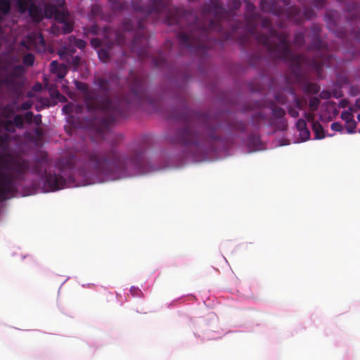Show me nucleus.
Returning <instances> with one entry per match:
<instances>
[{"instance_id":"f257e3e1","label":"nucleus","mask_w":360,"mask_h":360,"mask_svg":"<svg viewBox=\"0 0 360 360\" xmlns=\"http://www.w3.org/2000/svg\"><path fill=\"white\" fill-rule=\"evenodd\" d=\"M262 25L264 28L267 29L268 34L256 32L252 29L250 30L251 35L264 46L272 59H281L288 63L290 70L297 81L302 78V68L312 69L321 77L323 67L333 65V60L335 59L333 55L323 53L325 46L319 36V26L314 25L311 28L312 39L309 49L316 50L317 52L314 57L310 58L303 54H294L290 47L288 34L274 29L269 20L264 19Z\"/></svg>"},{"instance_id":"f03ea898","label":"nucleus","mask_w":360,"mask_h":360,"mask_svg":"<svg viewBox=\"0 0 360 360\" xmlns=\"http://www.w3.org/2000/svg\"><path fill=\"white\" fill-rule=\"evenodd\" d=\"M75 86L82 94L86 109L92 116L86 120L84 126L74 122L72 125L86 129L91 141L99 142L105 138L116 117L123 113L125 107L115 108L108 96H100L97 91L90 89L86 83L76 81Z\"/></svg>"},{"instance_id":"7ed1b4c3","label":"nucleus","mask_w":360,"mask_h":360,"mask_svg":"<svg viewBox=\"0 0 360 360\" xmlns=\"http://www.w3.org/2000/svg\"><path fill=\"white\" fill-rule=\"evenodd\" d=\"M150 5H143L141 1H134L132 7L138 13L132 19H126L122 23V28L125 32L137 30L131 45V51L136 54L141 61L151 58L153 64L157 68H162L166 64V58L162 52L156 56H150L149 52V39L145 31L144 18L150 16L158 17L162 13L170 11L169 0H150Z\"/></svg>"},{"instance_id":"20e7f679","label":"nucleus","mask_w":360,"mask_h":360,"mask_svg":"<svg viewBox=\"0 0 360 360\" xmlns=\"http://www.w3.org/2000/svg\"><path fill=\"white\" fill-rule=\"evenodd\" d=\"M172 118L184 122V128L176 131L174 143L194 148L198 150L207 139L215 140V131L218 127L216 117L208 114L193 112L188 108Z\"/></svg>"},{"instance_id":"39448f33","label":"nucleus","mask_w":360,"mask_h":360,"mask_svg":"<svg viewBox=\"0 0 360 360\" xmlns=\"http://www.w3.org/2000/svg\"><path fill=\"white\" fill-rule=\"evenodd\" d=\"M87 159L94 170L103 175L139 171L145 163L144 150L141 147L133 149L126 156L122 155L114 145L108 150L89 152Z\"/></svg>"},{"instance_id":"423d86ee","label":"nucleus","mask_w":360,"mask_h":360,"mask_svg":"<svg viewBox=\"0 0 360 360\" xmlns=\"http://www.w3.org/2000/svg\"><path fill=\"white\" fill-rule=\"evenodd\" d=\"M146 77L142 74H137L134 71L129 73V89L131 98H111L109 96L110 90L109 81L101 77H98L94 79V84L97 85L102 92L100 96H108L113 102L115 108H118L120 106H124L123 113L116 117V120L119 117H124L127 115L129 105L131 103H148L151 105L155 110H158L157 105L158 101L152 98L146 91Z\"/></svg>"},{"instance_id":"0eeeda50","label":"nucleus","mask_w":360,"mask_h":360,"mask_svg":"<svg viewBox=\"0 0 360 360\" xmlns=\"http://www.w3.org/2000/svg\"><path fill=\"white\" fill-rule=\"evenodd\" d=\"M219 22L215 20L209 21L208 25H202L197 19L189 27V32H180L177 34L180 45L195 54H205L209 49L210 32L221 30Z\"/></svg>"},{"instance_id":"6e6552de","label":"nucleus","mask_w":360,"mask_h":360,"mask_svg":"<svg viewBox=\"0 0 360 360\" xmlns=\"http://www.w3.org/2000/svg\"><path fill=\"white\" fill-rule=\"evenodd\" d=\"M4 167L12 174L0 172V200H4L16 191L15 181H22L30 169L29 160L9 158L4 160Z\"/></svg>"},{"instance_id":"1a4fd4ad","label":"nucleus","mask_w":360,"mask_h":360,"mask_svg":"<svg viewBox=\"0 0 360 360\" xmlns=\"http://www.w3.org/2000/svg\"><path fill=\"white\" fill-rule=\"evenodd\" d=\"M260 6L263 12L271 13L278 17H282L285 15L287 19L296 24L300 23L303 18H309L307 11L302 13L301 9L296 6H290L285 11V8L276 0H262Z\"/></svg>"},{"instance_id":"9d476101","label":"nucleus","mask_w":360,"mask_h":360,"mask_svg":"<svg viewBox=\"0 0 360 360\" xmlns=\"http://www.w3.org/2000/svg\"><path fill=\"white\" fill-rule=\"evenodd\" d=\"M31 172L39 176H44V189L46 192L56 191L66 186V179L61 174L46 172L44 160H36L31 168Z\"/></svg>"},{"instance_id":"9b49d317","label":"nucleus","mask_w":360,"mask_h":360,"mask_svg":"<svg viewBox=\"0 0 360 360\" xmlns=\"http://www.w3.org/2000/svg\"><path fill=\"white\" fill-rule=\"evenodd\" d=\"M54 11H56V19L60 25L53 26L51 28L52 32L55 34H58L60 32L59 30H61V32L63 34L70 33L73 30V25L68 20V14L63 11H58L56 8H54Z\"/></svg>"},{"instance_id":"f8f14e48","label":"nucleus","mask_w":360,"mask_h":360,"mask_svg":"<svg viewBox=\"0 0 360 360\" xmlns=\"http://www.w3.org/2000/svg\"><path fill=\"white\" fill-rule=\"evenodd\" d=\"M271 113L273 117L278 120L276 127L278 129L284 131L288 127L287 120L284 118L285 111L281 107L276 106L275 104L271 105Z\"/></svg>"},{"instance_id":"ddd939ff","label":"nucleus","mask_w":360,"mask_h":360,"mask_svg":"<svg viewBox=\"0 0 360 360\" xmlns=\"http://www.w3.org/2000/svg\"><path fill=\"white\" fill-rule=\"evenodd\" d=\"M296 128L300 132L302 141H307L310 138V131L307 127L306 121L304 119H299L296 123Z\"/></svg>"},{"instance_id":"4468645a","label":"nucleus","mask_w":360,"mask_h":360,"mask_svg":"<svg viewBox=\"0 0 360 360\" xmlns=\"http://www.w3.org/2000/svg\"><path fill=\"white\" fill-rule=\"evenodd\" d=\"M27 10L30 16L32 18L33 20L36 22H39L42 20V11L39 6L32 3L30 4Z\"/></svg>"},{"instance_id":"2eb2a0df","label":"nucleus","mask_w":360,"mask_h":360,"mask_svg":"<svg viewBox=\"0 0 360 360\" xmlns=\"http://www.w3.org/2000/svg\"><path fill=\"white\" fill-rule=\"evenodd\" d=\"M0 85H4L9 89H16L20 86L16 79L10 75L0 79Z\"/></svg>"},{"instance_id":"dca6fc26","label":"nucleus","mask_w":360,"mask_h":360,"mask_svg":"<svg viewBox=\"0 0 360 360\" xmlns=\"http://www.w3.org/2000/svg\"><path fill=\"white\" fill-rule=\"evenodd\" d=\"M302 88L304 92L311 94H316L320 90L317 84L309 82H304Z\"/></svg>"},{"instance_id":"f3484780","label":"nucleus","mask_w":360,"mask_h":360,"mask_svg":"<svg viewBox=\"0 0 360 360\" xmlns=\"http://www.w3.org/2000/svg\"><path fill=\"white\" fill-rule=\"evenodd\" d=\"M316 139H322L325 137V132L323 126L317 121L313 122L311 126Z\"/></svg>"},{"instance_id":"a211bd4d","label":"nucleus","mask_w":360,"mask_h":360,"mask_svg":"<svg viewBox=\"0 0 360 360\" xmlns=\"http://www.w3.org/2000/svg\"><path fill=\"white\" fill-rule=\"evenodd\" d=\"M51 66L52 71H56V69L58 68V77L60 79H63L65 77V76L66 75V70H65V67L64 65L59 66V64L58 63V62L54 60V61L51 62Z\"/></svg>"},{"instance_id":"6ab92c4d","label":"nucleus","mask_w":360,"mask_h":360,"mask_svg":"<svg viewBox=\"0 0 360 360\" xmlns=\"http://www.w3.org/2000/svg\"><path fill=\"white\" fill-rule=\"evenodd\" d=\"M11 10V2L9 0H0V15H7Z\"/></svg>"},{"instance_id":"aec40b11","label":"nucleus","mask_w":360,"mask_h":360,"mask_svg":"<svg viewBox=\"0 0 360 360\" xmlns=\"http://www.w3.org/2000/svg\"><path fill=\"white\" fill-rule=\"evenodd\" d=\"M57 167L60 172H64L65 167H66L68 169H72L74 167V165L71 160L64 159L57 164Z\"/></svg>"},{"instance_id":"412c9836","label":"nucleus","mask_w":360,"mask_h":360,"mask_svg":"<svg viewBox=\"0 0 360 360\" xmlns=\"http://www.w3.org/2000/svg\"><path fill=\"white\" fill-rule=\"evenodd\" d=\"M1 115L6 119L12 117L15 114V110L10 105H6L4 106L1 108Z\"/></svg>"},{"instance_id":"4be33fe9","label":"nucleus","mask_w":360,"mask_h":360,"mask_svg":"<svg viewBox=\"0 0 360 360\" xmlns=\"http://www.w3.org/2000/svg\"><path fill=\"white\" fill-rule=\"evenodd\" d=\"M70 44H73L75 46L82 49L85 48L86 43L84 40L81 39H77L74 36L69 37Z\"/></svg>"},{"instance_id":"5701e85b","label":"nucleus","mask_w":360,"mask_h":360,"mask_svg":"<svg viewBox=\"0 0 360 360\" xmlns=\"http://www.w3.org/2000/svg\"><path fill=\"white\" fill-rule=\"evenodd\" d=\"M24 72V69L22 66L18 65L13 67L10 73L11 76L14 77L15 79L20 78L22 76Z\"/></svg>"},{"instance_id":"b1692460","label":"nucleus","mask_w":360,"mask_h":360,"mask_svg":"<svg viewBox=\"0 0 360 360\" xmlns=\"http://www.w3.org/2000/svg\"><path fill=\"white\" fill-rule=\"evenodd\" d=\"M349 111H344L341 114V118L345 120V123L354 120L353 112L356 111L354 107L349 108Z\"/></svg>"},{"instance_id":"393cba45","label":"nucleus","mask_w":360,"mask_h":360,"mask_svg":"<svg viewBox=\"0 0 360 360\" xmlns=\"http://www.w3.org/2000/svg\"><path fill=\"white\" fill-rule=\"evenodd\" d=\"M294 44L297 46H302L305 42V37L303 32H299L295 34L294 37Z\"/></svg>"},{"instance_id":"a878e982","label":"nucleus","mask_w":360,"mask_h":360,"mask_svg":"<svg viewBox=\"0 0 360 360\" xmlns=\"http://www.w3.org/2000/svg\"><path fill=\"white\" fill-rule=\"evenodd\" d=\"M81 109H82L81 105L75 106L72 103L67 104L63 107V111L67 114L73 112L74 111H75L76 112H78Z\"/></svg>"},{"instance_id":"bb28decb","label":"nucleus","mask_w":360,"mask_h":360,"mask_svg":"<svg viewBox=\"0 0 360 360\" xmlns=\"http://www.w3.org/2000/svg\"><path fill=\"white\" fill-rule=\"evenodd\" d=\"M22 63L27 66H32L34 63V56L32 53H27L22 58Z\"/></svg>"},{"instance_id":"cd10ccee","label":"nucleus","mask_w":360,"mask_h":360,"mask_svg":"<svg viewBox=\"0 0 360 360\" xmlns=\"http://www.w3.org/2000/svg\"><path fill=\"white\" fill-rule=\"evenodd\" d=\"M13 125L15 126L18 129H22L24 127V119L21 115H17L14 117Z\"/></svg>"},{"instance_id":"c85d7f7f","label":"nucleus","mask_w":360,"mask_h":360,"mask_svg":"<svg viewBox=\"0 0 360 360\" xmlns=\"http://www.w3.org/2000/svg\"><path fill=\"white\" fill-rule=\"evenodd\" d=\"M98 55L100 60H101L103 63H108L110 60L109 53L105 49H101L98 52Z\"/></svg>"},{"instance_id":"c756f323","label":"nucleus","mask_w":360,"mask_h":360,"mask_svg":"<svg viewBox=\"0 0 360 360\" xmlns=\"http://www.w3.org/2000/svg\"><path fill=\"white\" fill-rule=\"evenodd\" d=\"M2 125L4 129L8 132L14 133L15 131L13 122L11 120L3 121Z\"/></svg>"},{"instance_id":"7c9ffc66","label":"nucleus","mask_w":360,"mask_h":360,"mask_svg":"<svg viewBox=\"0 0 360 360\" xmlns=\"http://www.w3.org/2000/svg\"><path fill=\"white\" fill-rule=\"evenodd\" d=\"M356 127V122L354 120V119L350 122L345 123V128L347 129V133H349V134L354 133Z\"/></svg>"},{"instance_id":"2f4dec72","label":"nucleus","mask_w":360,"mask_h":360,"mask_svg":"<svg viewBox=\"0 0 360 360\" xmlns=\"http://www.w3.org/2000/svg\"><path fill=\"white\" fill-rule=\"evenodd\" d=\"M320 100L317 97H311L309 99V107L311 110H316L320 105Z\"/></svg>"},{"instance_id":"473e14b6","label":"nucleus","mask_w":360,"mask_h":360,"mask_svg":"<svg viewBox=\"0 0 360 360\" xmlns=\"http://www.w3.org/2000/svg\"><path fill=\"white\" fill-rule=\"evenodd\" d=\"M99 30V27L97 25H92L89 27L85 29V32L96 35L98 34Z\"/></svg>"},{"instance_id":"72a5a7b5","label":"nucleus","mask_w":360,"mask_h":360,"mask_svg":"<svg viewBox=\"0 0 360 360\" xmlns=\"http://www.w3.org/2000/svg\"><path fill=\"white\" fill-rule=\"evenodd\" d=\"M130 293L133 297H141L143 295L142 291L137 287L132 286L130 288Z\"/></svg>"},{"instance_id":"f704fd0d","label":"nucleus","mask_w":360,"mask_h":360,"mask_svg":"<svg viewBox=\"0 0 360 360\" xmlns=\"http://www.w3.org/2000/svg\"><path fill=\"white\" fill-rule=\"evenodd\" d=\"M116 41L120 46L125 44L126 41L124 34L117 32L116 34Z\"/></svg>"},{"instance_id":"c9c22d12","label":"nucleus","mask_w":360,"mask_h":360,"mask_svg":"<svg viewBox=\"0 0 360 360\" xmlns=\"http://www.w3.org/2000/svg\"><path fill=\"white\" fill-rule=\"evenodd\" d=\"M288 114L292 117H294V118H296L297 117H299V111H298V109L292 107V106H288Z\"/></svg>"},{"instance_id":"e433bc0d","label":"nucleus","mask_w":360,"mask_h":360,"mask_svg":"<svg viewBox=\"0 0 360 360\" xmlns=\"http://www.w3.org/2000/svg\"><path fill=\"white\" fill-rule=\"evenodd\" d=\"M33 112H31V111H27L24 117H23V119H24V122H26L27 124H31L32 123V121H33Z\"/></svg>"},{"instance_id":"4c0bfd02","label":"nucleus","mask_w":360,"mask_h":360,"mask_svg":"<svg viewBox=\"0 0 360 360\" xmlns=\"http://www.w3.org/2000/svg\"><path fill=\"white\" fill-rule=\"evenodd\" d=\"M331 129L335 131L342 132L343 131L342 125L339 122H333L331 124Z\"/></svg>"},{"instance_id":"58836bf2","label":"nucleus","mask_w":360,"mask_h":360,"mask_svg":"<svg viewBox=\"0 0 360 360\" xmlns=\"http://www.w3.org/2000/svg\"><path fill=\"white\" fill-rule=\"evenodd\" d=\"M32 103L28 101H25V102H23L18 108V110H29L32 108Z\"/></svg>"},{"instance_id":"ea45409f","label":"nucleus","mask_w":360,"mask_h":360,"mask_svg":"<svg viewBox=\"0 0 360 360\" xmlns=\"http://www.w3.org/2000/svg\"><path fill=\"white\" fill-rule=\"evenodd\" d=\"M294 103H295L294 108H295L298 110H302V108H303L302 102L301 99L296 96H294Z\"/></svg>"},{"instance_id":"a19ab883","label":"nucleus","mask_w":360,"mask_h":360,"mask_svg":"<svg viewBox=\"0 0 360 360\" xmlns=\"http://www.w3.org/2000/svg\"><path fill=\"white\" fill-rule=\"evenodd\" d=\"M8 141V135L5 134L4 135H0V148L4 147L6 145Z\"/></svg>"},{"instance_id":"79ce46f5","label":"nucleus","mask_w":360,"mask_h":360,"mask_svg":"<svg viewBox=\"0 0 360 360\" xmlns=\"http://www.w3.org/2000/svg\"><path fill=\"white\" fill-rule=\"evenodd\" d=\"M275 98H276V101L281 105L285 104V103L287 101L286 97L283 95L278 94L275 96Z\"/></svg>"},{"instance_id":"37998d69","label":"nucleus","mask_w":360,"mask_h":360,"mask_svg":"<svg viewBox=\"0 0 360 360\" xmlns=\"http://www.w3.org/2000/svg\"><path fill=\"white\" fill-rule=\"evenodd\" d=\"M37 126H40L41 124V115L40 114H37L36 115H33V121Z\"/></svg>"},{"instance_id":"c03bdc74","label":"nucleus","mask_w":360,"mask_h":360,"mask_svg":"<svg viewBox=\"0 0 360 360\" xmlns=\"http://www.w3.org/2000/svg\"><path fill=\"white\" fill-rule=\"evenodd\" d=\"M101 11V7L98 5H93L91 7V13L93 15H98Z\"/></svg>"},{"instance_id":"a18cd8bd","label":"nucleus","mask_w":360,"mask_h":360,"mask_svg":"<svg viewBox=\"0 0 360 360\" xmlns=\"http://www.w3.org/2000/svg\"><path fill=\"white\" fill-rule=\"evenodd\" d=\"M91 44L95 48H98L101 46V41L98 38H93L91 40Z\"/></svg>"},{"instance_id":"49530a36","label":"nucleus","mask_w":360,"mask_h":360,"mask_svg":"<svg viewBox=\"0 0 360 360\" xmlns=\"http://www.w3.org/2000/svg\"><path fill=\"white\" fill-rule=\"evenodd\" d=\"M304 118L308 121V122H311L313 123V122H315L314 121V115L313 113H311V112H304Z\"/></svg>"},{"instance_id":"de8ad7c7","label":"nucleus","mask_w":360,"mask_h":360,"mask_svg":"<svg viewBox=\"0 0 360 360\" xmlns=\"http://www.w3.org/2000/svg\"><path fill=\"white\" fill-rule=\"evenodd\" d=\"M326 0H316V6L318 8H321L324 6Z\"/></svg>"},{"instance_id":"09e8293b","label":"nucleus","mask_w":360,"mask_h":360,"mask_svg":"<svg viewBox=\"0 0 360 360\" xmlns=\"http://www.w3.org/2000/svg\"><path fill=\"white\" fill-rule=\"evenodd\" d=\"M249 140L250 142L257 143L259 141V138L256 135H252L250 136Z\"/></svg>"},{"instance_id":"8fccbe9b","label":"nucleus","mask_w":360,"mask_h":360,"mask_svg":"<svg viewBox=\"0 0 360 360\" xmlns=\"http://www.w3.org/2000/svg\"><path fill=\"white\" fill-rule=\"evenodd\" d=\"M349 104V101L346 99H342L340 102V106L342 108H346Z\"/></svg>"},{"instance_id":"3c124183","label":"nucleus","mask_w":360,"mask_h":360,"mask_svg":"<svg viewBox=\"0 0 360 360\" xmlns=\"http://www.w3.org/2000/svg\"><path fill=\"white\" fill-rule=\"evenodd\" d=\"M355 110L360 109V98H357L355 102L354 106H353Z\"/></svg>"},{"instance_id":"603ef678","label":"nucleus","mask_w":360,"mask_h":360,"mask_svg":"<svg viewBox=\"0 0 360 360\" xmlns=\"http://www.w3.org/2000/svg\"><path fill=\"white\" fill-rule=\"evenodd\" d=\"M356 41H360V30L354 34L353 37Z\"/></svg>"},{"instance_id":"864d4df0","label":"nucleus","mask_w":360,"mask_h":360,"mask_svg":"<svg viewBox=\"0 0 360 360\" xmlns=\"http://www.w3.org/2000/svg\"><path fill=\"white\" fill-rule=\"evenodd\" d=\"M35 134H36V135H37V136H41V135H42V130H41V129H40V128H37V129H35Z\"/></svg>"},{"instance_id":"5fc2aeb1","label":"nucleus","mask_w":360,"mask_h":360,"mask_svg":"<svg viewBox=\"0 0 360 360\" xmlns=\"http://www.w3.org/2000/svg\"><path fill=\"white\" fill-rule=\"evenodd\" d=\"M326 94V96L322 95L321 98H328L330 97V93L329 92H322L321 94Z\"/></svg>"},{"instance_id":"6e6d98bb","label":"nucleus","mask_w":360,"mask_h":360,"mask_svg":"<svg viewBox=\"0 0 360 360\" xmlns=\"http://www.w3.org/2000/svg\"><path fill=\"white\" fill-rule=\"evenodd\" d=\"M248 8L249 10H250V9L254 10L255 8V6L252 4H248Z\"/></svg>"},{"instance_id":"4d7b16f0","label":"nucleus","mask_w":360,"mask_h":360,"mask_svg":"<svg viewBox=\"0 0 360 360\" xmlns=\"http://www.w3.org/2000/svg\"><path fill=\"white\" fill-rule=\"evenodd\" d=\"M25 6H26V5H25V3L20 2V9H22V10H25Z\"/></svg>"},{"instance_id":"13d9d810","label":"nucleus","mask_w":360,"mask_h":360,"mask_svg":"<svg viewBox=\"0 0 360 360\" xmlns=\"http://www.w3.org/2000/svg\"><path fill=\"white\" fill-rule=\"evenodd\" d=\"M289 0H283V4L284 6H288L289 5Z\"/></svg>"},{"instance_id":"bf43d9fd","label":"nucleus","mask_w":360,"mask_h":360,"mask_svg":"<svg viewBox=\"0 0 360 360\" xmlns=\"http://www.w3.org/2000/svg\"><path fill=\"white\" fill-rule=\"evenodd\" d=\"M167 21L169 25L174 23L169 18H167Z\"/></svg>"},{"instance_id":"052dcab7","label":"nucleus","mask_w":360,"mask_h":360,"mask_svg":"<svg viewBox=\"0 0 360 360\" xmlns=\"http://www.w3.org/2000/svg\"><path fill=\"white\" fill-rule=\"evenodd\" d=\"M68 51L72 52V53H74L75 51V49L74 48H72L71 49H68Z\"/></svg>"},{"instance_id":"680f3d73","label":"nucleus","mask_w":360,"mask_h":360,"mask_svg":"<svg viewBox=\"0 0 360 360\" xmlns=\"http://www.w3.org/2000/svg\"><path fill=\"white\" fill-rule=\"evenodd\" d=\"M79 60V57H77H77H75V58H74V60H75V61H77V62Z\"/></svg>"},{"instance_id":"e2e57ef3","label":"nucleus","mask_w":360,"mask_h":360,"mask_svg":"<svg viewBox=\"0 0 360 360\" xmlns=\"http://www.w3.org/2000/svg\"><path fill=\"white\" fill-rule=\"evenodd\" d=\"M357 119H358V120L360 122V113L358 115V116H357Z\"/></svg>"},{"instance_id":"0e129e2a","label":"nucleus","mask_w":360,"mask_h":360,"mask_svg":"<svg viewBox=\"0 0 360 360\" xmlns=\"http://www.w3.org/2000/svg\"><path fill=\"white\" fill-rule=\"evenodd\" d=\"M334 96H335V98H339L340 96H341V95L335 94Z\"/></svg>"},{"instance_id":"69168bd1","label":"nucleus","mask_w":360,"mask_h":360,"mask_svg":"<svg viewBox=\"0 0 360 360\" xmlns=\"http://www.w3.org/2000/svg\"><path fill=\"white\" fill-rule=\"evenodd\" d=\"M174 22L179 23V21L176 19H174Z\"/></svg>"},{"instance_id":"338daca9","label":"nucleus","mask_w":360,"mask_h":360,"mask_svg":"<svg viewBox=\"0 0 360 360\" xmlns=\"http://www.w3.org/2000/svg\"><path fill=\"white\" fill-rule=\"evenodd\" d=\"M3 20V17L0 15V22Z\"/></svg>"},{"instance_id":"774afa93","label":"nucleus","mask_w":360,"mask_h":360,"mask_svg":"<svg viewBox=\"0 0 360 360\" xmlns=\"http://www.w3.org/2000/svg\"><path fill=\"white\" fill-rule=\"evenodd\" d=\"M41 41L43 42V43L44 42V39L42 37L41 39Z\"/></svg>"}]
</instances>
